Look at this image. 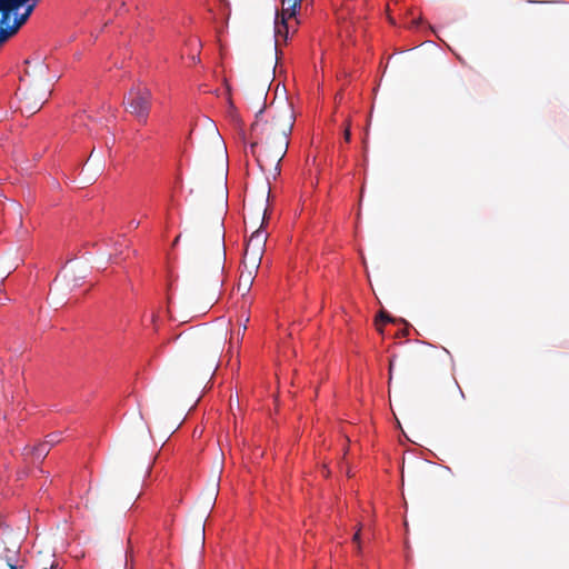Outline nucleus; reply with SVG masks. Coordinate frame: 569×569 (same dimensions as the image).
<instances>
[{"mask_svg":"<svg viewBox=\"0 0 569 569\" xmlns=\"http://www.w3.org/2000/svg\"><path fill=\"white\" fill-rule=\"evenodd\" d=\"M50 447L44 441L33 448V455L37 459H44L50 451Z\"/></svg>","mask_w":569,"mask_h":569,"instance_id":"obj_12","label":"nucleus"},{"mask_svg":"<svg viewBox=\"0 0 569 569\" xmlns=\"http://www.w3.org/2000/svg\"><path fill=\"white\" fill-rule=\"evenodd\" d=\"M223 350V339L217 340L212 346L202 347L199 350V358L206 360L209 365V368H216L218 363V359Z\"/></svg>","mask_w":569,"mask_h":569,"instance_id":"obj_6","label":"nucleus"},{"mask_svg":"<svg viewBox=\"0 0 569 569\" xmlns=\"http://www.w3.org/2000/svg\"><path fill=\"white\" fill-rule=\"evenodd\" d=\"M288 17H279L276 19V39L282 38L284 41L288 39L289 24Z\"/></svg>","mask_w":569,"mask_h":569,"instance_id":"obj_10","label":"nucleus"},{"mask_svg":"<svg viewBox=\"0 0 569 569\" xmlns=\"http://www.w3.org/2000/svg\"><path fill=\"white\" fill-rule=\"evenodd\" d=\"M180 239V236H178L176 239H174V243H177Z\"/></svg>","mask_w":569,"mask_h":569,"instance_id":"obj_24","label":"nucleus"},{"mask_svg":"<svg viewBox=\"0 0 569 569\" xmlns=\"http://www.w3.org/2000/svg\"><path fill=\"white\" fill-rule=\"evenodd\" d=\"M262 224L250 236L246 250L263 256L268 233L261 228Z\"/></svg>","mask_w":569,"mask_h":569,"instance_id":"obj_7","label":"nucleus"},{"mask_svg":"<svg viewBox=\"0 0 569 569\" xmlns=\"http://www.w3.org/2000/svg\"><path fill=\"white\" fill-rule=\"evenodd\" d=\"M247 330V326L243 325V328H242V335L244 333V331Z\"/></svg>","mask_w":569,"mask_h":569,"instance_id":"obj_23","label":"nucleus"},{"mask_svg":"<svg viewBox=\"0 0 569 569\" xmlns=\"http://www.w3.org/2000/svg\"><path fill=\"white\" fill-rule=\"evenodd\" d=\"M138 226H139V222H138V221H136V220H131V221L129 222V228H130V229H134V228H137Z\"/></svg>","mask_w":569,"mask_h":569,"instance_id":"obj_17","label":"nucleus"},{"mask_svg":"<svg viewBox=\"0 0 569 569\" xmlns=\"http://www.w3.org/2000/svg\"><path fill=\"white\" fill-rule=\"evenodd\" d=\"M393 319L383 310L379 312V315L376 318V328L380 332H382V325L386 322H392Z\"/></svg>","mask_w":569,"mask_h":569,"instance_id":"obj_13","label":"nucleus"},{"mask_svg":"<svg viewBox=\"0 0 569 569\" xmlns=\"http://www.w3.org/2000/svg\"><path fill=\"white\" fill-rule=\"evenodd\" d=\"M39 0H0V47L29 20Z\"/></svg>","mask_w":569,"mask_h":569,"instance_id":"obj_2","label":"nucleus"},{"mask_svg":"<svg viewBox=\"0 0 569 569\" xmlns=\"http://www.w3.org/2000/svg\"><path fill=\"white\" fill-rule=\"evenodd\" d=\"M350 136H351L350 128H349V126H347L346 129H345V132H343V139H345L346 142L350 141Z\"/></svg>","mask_w":569,"mask_h":569,"instance_id":"obj_15","label":"nucleus"},{"mask_svg":"<svg viewBox=\"0 0 569 569\" xmlns=\"http://www.w3.org/2000/svg\"><path fill=\"white\" fill-rule=\"evenodd\" d=\"M198 529H199V532L201 535V540L203 541L204 540V525L203 523H199Z\"/></svg>","mask_w":569,"mask_h":569,"instance_id":"obj_16","label":"nucleus"},{"mask_svg":"<svg viewBox=\"0 0 569 569\" xmlns=\"http://www.w3.org/2000/svg\"><path fill=\"white\" fill-rule=\"evenodd\" d=\"M295 119L293 107L288 101L271 103L257 113L251 126L257 141L250 144V152L262 171L273 169L274 174L280 173V162L288 151Z\"/></svg>","mask_w":569,"mask_h":569,"instance_id":"obj_1","label":"nucleus"},{"mask_svg":"<svg viewBox=\"0 0 569 569\" xmlns=\"http://www.w3.org/2000/svg\"><path fill=\"white\" fill-rule=\"evenodd\" d=\"M262 212V222L264 221V217H266V208L261 210ZM260 214V211L258 212V216Z\"/></svg>","mask_w":569,"mask_h":569,"instance_id":"obj_19","label":"nucleus"},{"mask_svg":"<svg viewBox=\"0 0 569 569\" xmlns=\"http://www.w3.org/2000/svg\"><path fill=\"white\" fill-rule=\"evenodd\" d=\"M152 93L146 86L132 87L126 96V110L146 124L151 109Z\"/></svg>","mask_w":569,"mask_h":569,"instance_id":"obj_3","label":"nucleus"},{"mask_svg":"<svg viewBox=\"0 0 569 569\" xmlns=\"http://www.w3.org/2000/svg\"><path fill=\"white\" fill-rule=\"evenodd\" d=\"M9 568L10 569H18V567L16 565H12V563H9Z\"/></svg>","mask_w":569,"mask_h":569,"instance_id":"obj_22","label":"nucleus"},{"mask_svg":"<svg viewBox=\"0 0 569 569\" xmlns=\"http://www.w3.org/2000/svg\"><path fill=\"white\" fill-rule=\"evenodd\" d=\"M359 540H360V531L358 530V531L355 533V536H353V541L358 543V542H359Z\"/></svg>","mask_w":569,"mask_h":569,"instance_id":"obj_18","label":"nucleus"},{"mask_svg":"<svg viewBox=\"0 0 569 569\" xmlns=\"http://www.w3.org/2000/svg\"><path fill=\"white\" fill-rule=\"evenodd\" d=\"M254 276H256V273H251L250 270L243 269L240 273V279H239V284H238L239 290H241V288L243 289V291L249 290V288L251 287L252 282H253Z\"/></svg>","mask_w":569,"mask_h":569,"instance_id":"obj_11","label":"nucleus"},{"mask_svg":"<svg viewBox=\"0 0 569 569\" xmlns=\"http://www.w3.org/2000/svg\"><path fill=\"white\" fill-rule=\"evenodd\" d=\"M50 90L48 88L20 89V110L22 113L34 114L48 100Z\"/></svg>","mask_w":569,"mask_h":569,"instance_id":"obj_5","label":"nucleus"},{"mask_svg":"<svg viewBox=\"0 0 569 569\" xmlns=\"http://www.w3.org/2000/svg\"><path fill=\"white\" fill-rule=\"evenodd\" d=\"M211 243L213 249L212 261H211V273L214 277L216 284L221 286L222 280V271L224 268V230L221 219H217L212 234H211Z\"/></svg>","mask_w":569,"mask_h":569,"instance_id":"obj_4","label":"nucleus"},{"mask_svg":"<svg viewBox=\"0 0 569 569\" xmlns=\"http://www.w3.org/2000/svg\"><path fill=\"white\" fill-rule=\"evenodd\" d=\"M262 256L258 253H253L251 251L244 250L243 254V269L250 270L251 273H257L260 263H261Z\"/></svg>","mask_w":569,"mask_h":569,"instance_id":"obj_8","label":"nucleus"},{"mask_svg":"<svg viewBox=\"0 0 569 569\" xmlns=\"http://www.w3.org/2000/svg\"><path fill=\"white\" fill-rule=\"evenodd\" d=\"M302 0H281L282 10L280 13H277V18L279 17H288L293 18L297 13V8L300 7Z\"/></svg>","mask_w":569,"mask_h":569,"instance_id":"obj_9","label":"nucleus"},{"mask_svg":"<svg viewBox=\"0 0 569 569\" xmlns=\"http://www.w3.org/2000/svg\"><path fill=\"white\" fill-rule=\"evenodd\" d=\"M206 241H207V236L203 233V234L201 236V242H203V243H204Z\"/></svg>","mask_w":569,"mask_h":569,"instance_id":"obj_21","label":"nucleus"},{"mask_svg":"<svg viewBox=\"0 0 569 569\" xmlns=\"http://www.w3.org/2000/svg\"><path fill=\"white\" fill-rule=\"evenodd\" d=\"M59 441H60V437H59V435H56V433L48 435L47 439L44 440V442L48 443V446L50 448L53 447Z\"/></svg>","mask_w":569,"mask_h":569,"instance_id":"obj_14","label":"nucleus"},{"mask_svg":"<svg viewBox=\"0 0 569 569\" xmlns=\"http://www.w3.org/2000/svg\"><path fill=\"white\" fill-rule=\"evenodd\" d=\"M392 368H393V362H392V360H390V363H389V373L390 375L392 373Z\"/></svg>","mask_w":569,"mask_h":569,"instance_id":"obj_20","label":"nucleus"}]
</instances>
